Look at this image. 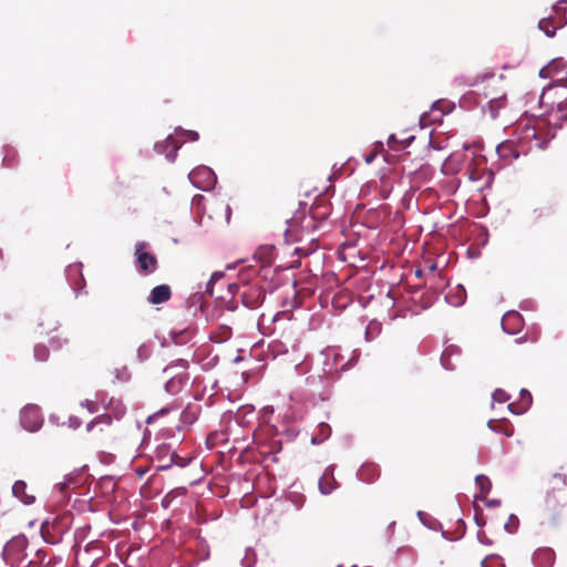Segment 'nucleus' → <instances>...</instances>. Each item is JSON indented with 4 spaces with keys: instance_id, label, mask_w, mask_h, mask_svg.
Returning a JSON list of instances; mask_svg holds the SVG:
<instances>
[{
    "instance_id": "9",
    "label": "nucleus",
    "mask_w": 567,
    "mask_h": 567,
    "mask_svg": "<svg viewBox=\"0 0 567 567\" xmlns=\"http://www.w3.org/2000/svg\"><path fill=\"white\" fill-rule=\"evenodd\" d=\"M265 300V291L259 286H248L241 293V301L245 307L249 309H256Z\"/></svg>"
},
{
    "instance_id": "34",
    "label": "nucleus",
    "mask_w": 567,
    "mask_h": 567,
    "mask_svg": "<svg viewBox=\"0 0 567 567\" xmlns=\"http://www.w3.org/2000/svg\"><path fill=\"white\" fill-rule=\"evenodd\" d=\"M184 134L190 140V141H197L199 138V135L195 131H185Z\"/></svg>"
},
{
    "instance_id": "36",
    "label": "nucleus",
    "mask_w": 567,
    "mask_h": 567,
    "mask_svg": "<svg viewBox=\"0 0 567 567\" xmlns=\"http://www.w3.org/2000/svg\"><path fill=\"white\" fill-rule=\"evenodd\" d=\"M561 4H567V0H560L558 1V3L555 6V11L558 12L561 10Z\"/></svg>"
},
{
    "instance_id": "26",
    "label": "nucleus",
    "mask_w": 567,
    "mask_h": 567,
    "mask_svg": "<svg viewBox=\"0 0 567 567\" xmlns=\"http://www.w3.org/2000/svg\"><path fill=\"white\" fill-rule=\"evenodd\" d=\"M182 383H183L182 377H174V378H171V380H168L166 382L165 389L169 393H176L179 391Z\"/></svg>"
},
{
    "instance_id": "40",
    "label": "nucleus",
    "mask_w": 567,
    "mask_h": 567,
    "mask_svg": "<svg viewBox=\"0 0 567 567\" xmlns=\"http://www.w3.org/2000/svg\"><path fill=\"white\" fill-rule=\"evenodd\" d=\"M470 178H471V179H473V181L478 179V175L476 174V172H475V171H472V172L470 173Z\"/></svg>"
},
{
    "instance_id": "19",
    "label": "nucleus",
    "mask_w": 567,
    "mask_h": 567,
    "mask_svg": "<svg viewBox=\"0 0 567 567\" xmlns=\"http://www.w3.org/2000/svg\"><path fill=\"white\" fill-rule=\"evenodd\" d=\"M505 94L491 97L487 103V111L492 118H496L501 109L505 106Z\"/></svg>"
},
{
    "instance_id": "7",
    "label": "nucleus",
    "mask_w": 567,
    "mask_h": 567,
    "mask_svg": "<svg viewBox=\"0 0 567 567\" xmlns=\"http://www.w3.org/2000/svg\"><path fill=\"white\" fill-rule=\"evenodd\" d=\"M64 530L63 519L55 517L53 522L45 520L41 525L40 533L45 543L55 545L61 542Z\"/></svg>"
},
{
    "instance_id": "37",
    "label": "nucleus",
    "mask_w": 567,
    "mask_h": 567,
    "mask_svg": "<svg viewBox=\"0 0 567 567\" xmlns=\"http://www.w3.org/2000/svg\"><path fill=\"white\" fill-rule=\"evenodd\" d=\"M375 155H377V153L373 152V153L369 154L368 156H365V163H368V164L372 163V161L374 159Z\"/></svg>"
},
{
    "instance_id": "18",
    "label": "nucleus",
    "mask_w": 567,
    "mask_h": 567,
    "mask_svg": "<svg viewBox=\"0 0 567 567\" xmlns=\"http://www.w3.org/2000/svg\"><path fill=\"white\" fill-rule=\"evenodd\" d=\"M274 256L275 247L271 245L260 246L255 252V257L265 266L271 264Z\"/></svg>"
},
{
    "instance_id": "17",
    "label": "nucleus",
    "mask_w": 567,
    "mask_h": 567,
    "mask_svg": "<svg viewBox=\"0 0 567 567\" xmlns=\"http://www.w3.org/2000/svg\"><path fill=\"white\" fill-rule=\"evenodd\" d=\"M532 394L529 393V391L523 389L520 390V401H519V404L518 406H516V404L514 403H511L508 405L509 410H512L514 413H523L525 412L530 405H532Z\"/></svg>"
},
{
    "instance_id": "1",
    "label": "nucleus",
    "mask_w": 567,
    "mask_h": 567,
    "mask_svg": "<svg viewBox=\"0 0 567 567\" xmlns=\"http://www.w3.org/2000/svg\"><path fill=\"white\" fill-rule=\"evenodd\" d=\"M544 511L553 522L567 516V480L559 473L543 481Z\"/></svg>"
},
{
    "instance_id": "31",
    "label": "nucleus",
    "mask_w": 567,
    "mask_h": 567,
    "mask_svg": "<svg viewBox=\"0 0 567 567\" xmlns=\"http://www.w3.org/2000/svg\"><path fill=\"white\" fill-rule=\"evenodd\" d=\"M223 276H224V274H223V272H220V271H216V272H214V274L212 275L210 280H209L208 285H207V292H208L210 296H213V293H214V292H213V288H212L213 284H214L216 280H219Z\"/></svg>"
},
{
    "instance_id": "42",
    "label": "nucleus",
    "mask_w": 567,
    "mask_h": 567,
    "mask_svg": "<svg viewBox=\"0 0 567 567\" xmlns=\"http://www.w3.org/2000/svg\"><path fill=\"white\" fill-rule=\"evenodd\" d=\"M487 78L493 79V78H494V74H484V75L482 76V80H485V79H487Z\"/></svg>"
},
{
    "instance_id": "12",
    "label": "nucleus",
    "mask_w": 567,
    "mask_h": 567,
    "mask_svg": "<svg viewBox=\"0 0 567 567\" xmlns=\"http://www.w3.org/2000/svg\"><path fill=\"white\" fill-rule=\"evenodd\" d=\"M522 153L518 142L515 143L513 141H506L497 146L498 156L509 162L517 158Z\"/></svg>"
},
{
    "instance_id": "3",
    "label": "nucleus",
    "mask_w": 567,
    "mask_h": 567,
    "mask_svg": "<svg viewBox=\"0 0 567 567\" xmlns=\"http://www.w3.org/2000/svg\"><path fill=\"white\" fill-rule=\"evenodd\" d=\"M540 103L556 109L560 118H567V80L566 84L555 83L549 85L540 96Z\"/></svg>"
},
{
    "instance_id": "16",
    "label": "nucleus",
    "mask_w": 567,
    "mask_h": 567,
    "mask_svg": "<svg viewBox=\"0 0 567 567\" xmlns=\"http://www.w3.org/2000/svg\"><path fill=\"white\" fill-rule=\"evenodd\" d=\"M27 484L23 481H17L12 486V493L16 497L21 499L24 504H32L34 496L27 494Z\"/></svg>"
},
{
    "instance_id": "22",
    "label": "nucleus",
    "mask_w": 567,
    "mask_h": 567,
    "mask_svg": "<svg viewBox=\"0 0 567 567\" xmlns=\"http://www.w3.org/2000/svg\"><path fill=\"white\" fill-rule=\"evenodd\" d=\"M106 409L113 413V415H111L112 420H120L125 413L124 404L121 401L114 399L110 400L109 404L106 405Z\"/></svg>"
},
{
    "instance_id": "28",
    "label": "nucleus",
    "mask_w": 567,
    "mask_h": 567,
    "mask_svg": "<svg viewBox=\"0 0 567 567\" xmlns=\"http://www.w3.org/2000/svg\"><path fill=\"white\" fill-rule=\"evenodd\" d=\"M33 352L37 361L43 362L49 358V350L43 344L35 346Z\"/></svg>"
},
{
    "instance_id": "43",
    "label": "nucleus",
    "mask_w": 567,
    "mask_h": 567,
    "mask_svg": "<svg viewBox=\"0 0 567 567\" xmlns=\"http://www.w3.org/2000/svg\"><path fill=\"white\" fill-rule=\"evenodd\" d=\"M320 488H321V492H322L323 494H328V493L330 492V489H326V488H323V486H322L321 484H320Z\"/></svg>"
},
{
    "instance_id": "20",
    "label": "nucleus",
    "mask_w": 567,
    "mask_h": 567,
    "mask_svg": "<svg viewBox=\"0 0 567 567\" xmlns=\"http://www.w3.org/2000/svg\"><path fill=\"white\" fill-rule=\"evenodd\" d=\"M231 329L228 326H219L215 332L212 333L210 339L214 342L221 343L231 338Z\"/></svg>"
},
{
    "instance_id": "2",
    "label": "nucleus",
    "mask_w": 567,
    "mask_h": 567,
    "mask_svg": "<svg viewBox=\"0 0 567 567\" xmlns=\"http://www.w3.org/2000/svg\"><path fill=\"white\" fill-rule=\"evenodd\" d=\"M537 121L526 122L523 124L520 122L517 126L518 131V146L522 148V152H529L534 148H544L547 141L543 135V130L537 125Z\"/></svg>"
},
{
    "instance_id": "33",
    "label": "nucleus",
    "mask_w": 567,
    "mask_h": 567,
    "mask_svg": "<svg viewBox=\"0 0 567 567\" xmlns=\"http://www.w3.org/2000/svg\"><path fill=\"white\" fill-rule=\"evenodd\" d=\"M71 483H73V480H66L64 482L56 484V487L61 493H65L69 489Z\"/></svg>"
},
{
    "instance_id": "39",
    "label": "nucleus",
    "mask_w": 567,
    "mask_h": 567,
    "mask_svg": "<svg viewBox=\"0 0 567 567\" xmlns=\"http://www.w3.org/2000/svg\"><path fill=\"white\" fill-rule=\"evenodd\" d=\"M413 140H414V136H410V137H408L406 140L401 141L400 143L405 147V146H406V145H409Z\"/></svg>"
},
{
    "instance_id": "29",
    "label": "nucleus",
    "mask_w": 567,
    "mask_h": 567,
    "mask_svg": "<svg viewBox=\"0 0 567 567\" xmlns=\"http://www.w3.org/2000/svg\"><path fill=\"white\" fill-rule=\"evenodd\" d=\"M493 400L499 403H505L509 400V395L502 389H496L493 393Z\"/></svg>"
},
{
    "instance_id": "5",
    "label": "nucleus",
    "mask_w": 567,
    "mask_h": 567,
    "mask_svg": "<svg viewBox=\"0 0 567 567\" xmlns=\"http://www.w3.org/2000/svg\"><path fill=\"white\" fill-rule=\"evenodd\" d=\"M28 539L24 535L12 537L4 546L2 555L11 566L21 565L25 561L28 554Z\"/></svg>"
},
{
    "instance_id": "15",
    "label": "nucleus",
    "mask_w": 567,
    "mask_h": 567,
    "mask_svg": "<svg viewBox=\"0 0 567 567\" xmlns=\"http://www.w3.org/2000/svg\"><path fill=\"white\" fill-rule=\"evenodd\" d=\"M330 435H331V426L326 422H321L317 425V429H316L315 433L312 434L311 443L312 444H321L327 439H329Z\"/></svg>"
},
{
    "instance_id": "38",
    "label": "nucleus",
    "mask_w": 567,
    "mask_h": 567,
    "mask_svg": "<svg viewBox=\"0 0 567 567\" xmlns=\"http://www.w3.org/2000/svg\"><path fill=\"white\" fill-rule=\"evenodd\" d=\"M138 355H140L141 358H146V357H147L146 348H145V347H141V348L138 349Z\"/></svg>"
},
{
    "instance_id": "13",
    "label": "nucleus",
    "mask_w": 567,
    "mask_h": 567,
    "mask_svg": "<svg viewBox=\"0 0 567 567\" xmlns=\"http://www.w3.org/2000/svg\"><path fill=\"white\" fill-rule=\"evenodd\" d=\"M172 297V289L168 285H158L154 287L147 298L152 305H159L168 301Z\"/></svg>"
},
{
    "instance_id": "25",
    "label": "nucleus",
    "mask_w": 567,
    "mask_h": 567,
    "mask_svg": "<svg viewBox=\"0 0 567 567\" xmlns=\"http://www.w3.org/2000/svg\"><path fill=\"white\" fill-rule=\"evenodd\" d=\"M186 493V489L181 487V488H175L171 492H168L162 499V505L164 508H167L169 507V505L172 504V502L174 501L175 497L179 496V495H184Z\"/></svg>"
},
{
    "instance_id": "8",
    "label": "nucleus",
    "mask_w": 567,
    "mask_h": 567,
    "mask_svg": "<svg viewBox=\"0 0 567 567\" xmlns=\"http://www.w3.org/2000/svg\"><path fill=\"white\" fill-rule=\"evenodd\" d=\"M188 178L195 187L204 190L212 188L216 181L214 172L206 166L194 168Z\"/></svg>"
},
{
    "instance_id": "45",
    "label": "nucleus",
    "mask_w": 567,
    "mask_h": 567,
    "mask_svg": "<svg viewBox=\"0 0 567 567\" xmlns=\"http://www.w3.org/2000/svg\"><path fill=\"white\" fill-rule=\"evenodd\" d=\"M505 527H506V529H507L509 533H513V529H511V528L508 527V525H506Z\"/></svg>"
},
{
    "instance_id": "24",
    "label": "nucleus",
    "mask_w": 567,
    "mask_h": 567,
    "mask_svg": "<svg viewBox=\"0 0 567 567\" xmlns=\"http://www.w3.org/2000/svg\"><path fill=\"white\" fill-rule=\"evenodd\" d=\"M538 27L542 31L545 32L547 37H554L556 29L558 28L557 25H555L554 20L549 18L542 19L538 23Z\"/></svg>"
},
{
    "instance_id": "14",
    "label": "nucleus",
    "mask_w": 567,
    "mask_h": 567,
    "mask_svg": "<svg viewBox=\"0 0 567 567\" xmlns=\"http://www.w3.org/2000/svg\"><path fill=\"white\" fill-rule=\"evenodd\" d=\"M179 147L181 144L173 135L167 136V138L164 142L155 144V148L157 150V152L165 154V156L171 159H173L176 156V153Z\"/></svg>"
},
{
    "instance_id": "4",
    "label": "nucleus",
    "mask_w": 567,
    "mask_h": 567,
    "mask_svg": "<svg viewBox=\"0 0 567 567\" xmlns=\"http://www.w3.org/2000/svg\"><path fill=\"white\" fill-rule=\"evenodd\" d=\"M112 424V416L110 413H104L96 416L86 425V431L91 435L90 440L96 446H102L111 439L110 426Z\"/></svg>"
},
{
    "instance_id": "21",
    "label": "nucleus",
    "mask_w": 567,
    "mask_h": 567,
    "mask_svg": "<svg viewBox=\"0 0 567 567\" xmlns=\"http://www.w3.org/2000/svg\"><path fill=\"white\" fill-rule=\"evenodd\" d=\"M475 483L481 492V494L475 497L484 499L492 488V483H491L489 478L485 475H477L475 477Z\"/></svg>"
},
{
    "instance_id": "46",
    "label": "nucleus",
    "mask_w": 567,
    "mask_h": 567,
    "mask_svg": "<svg viewBox=\"0 0 567 567\" xmlns=\"http://www.w3.org/2000/svg\"><path fill=\"white\" fill-rule=\"evenodd\" d=\"M511 519L515 520L517 523L516 516H512Z\"/></svg>"
},
{
    "instance_id": "10",
    "label": "nucleus",
    "mask_w": 567,
    "mask_h": 567,
    "mask_svg": "<svg viewBox=\"0 0 567 567\" xmlns=\"http://www.w3.org/2000/svg\"><path fill=\"white\" fill-rule=\"evenodd\" d=\"M21 424L30 432L39 430L42 424L39 409L35 406L24 408L21 412Z\"/></svg>"
},
{
    "instance_id": "44",
    "label": "nucleus",
    "mask_w": 567,
    "mask_h": 567,
    "mask_svg": "<svg viewBox=\"0 0 567 567\" xmlns=\"http://www.w3.org/2000/svg\"><path fill=\"white\" fill-rule=\"evenodd\" d=\"M394 525H395V522H392V523L389 525V529H393V528H394Z\"/></svg>"
},
{
    "instance_id": "11",
    "label": "nucleus",
    "mask_w": 567,
    "mask_h": 567,
    "mask_svg": "<svg viewBox=\"0 0 567 567\" xmlns=\"http://www.w3.org/2000/svg\"><path fill=\"white\" fill-rule=\"evenodd\" d=\"M555 559V551L548 547L538 548L533 555L535 567H553Z\"/></svg>"
},
{
    "instance_id": "30",
    "label": "nucleus",
    "mask_w": 567,
    "mask_h": 567,
    "mask_svg": "<svg viewBox=\"0 0 567 567\" xmlns=\"http://www.w3.org/2000/svg\"><path fill=\"white\" fill-rule=\"evenodd\" d=\"M511 321H515V324L518 326L522 321L520 315L516 311L508 312L504 318V324H507Z\"/></svg>"
},
{
    "instance_id": "27",
    "label": "nucleus",
    "mask_w": 567,
    "mask_h": 567,
    "mask_svg": "<svg viewBox=\"0 0 567 567\" xmlns=\"http://www.w3.org/2000/svg\"><path fill=\"white\" fill-rule=\"evenodd\" d=\"M171 454H172V451H171L169 446H167V445H162L156 450V457H157L159 464L167 462Z\"/></svg>"
},
{
    "instance_id": "35",
    "label": "nucleus",
    "mask_w": 567,
    "mask_h": 567,
    "mask_svg": "<svg viewBox=\"0 0 567 567\" xmlns=\"http://www.w3.org/2000/svg\"><path fill=\"white\" fill-rule=\"evenodd\" d=\"M369 471L377 472V470H375L374 467L367 466V467H363V468H362V471H361V476H362V477H364V475H365Z\"/></svg>"
},
{
    "instance_id": "23",
    "label": "nucleus",
    "mask_w": 567,
    "mask_h": 567,
    "mask_svg": "<svg viewBox=\"0 0 567 567\" xmlns=\"http://www.w3.org/2000/svg\"><path fill=\"white\" fill-rule=\"evenodd\" d=\"M173 464H176V465L183 467V466H186L187 462L183 457L178 456L175 452H172L168 461L163 464H158V468L167 470V468L172 467Z\"/></svg>"
},
{
    "instance_id": "41",
    "label": "nucleus",
    "mask_w": 567,
    "mask_h": 567,
    "mask_svg": "<svg viewBox=\"0 0 567 567\" xmlns=\"http://www.w3.org/2000/svg\"><path fill=\"white\" fill-rule=\"evenodd\" d=\"M394 142H396V138H395V136H394V135H391V136H390V138H389V145H390L391 147H393V146H392V143H394Z\"/></svg>"
},
{
    "instance_id": "6",
    "label": "nucleus",
    "mask_w": 567,
    "mask_h": 567,
    "mask_svg": "<svg viewBox=\"0 0 567 567\" xmlns=\"http://www.w3.org/2000/svg\"><path fill=\"white\" fill-rule=\"evenodd\" d=\"M147 248L148 244L145 241H138L135 244V265L142 275H151L155 272L158 267L157 257L154 254L148 252L146 250Z\"/></svg>"
},
{
    "instance_id": "32",
    "label": "nucleus",
    "mask_w": 567,
    "mask_h": 567,
    "mask_svg": "<svg viewBox=\"0 0 567 567\" xmlns=\"http://www.w3.org/2000/svg\"><path fill=\"white\" fill-rule=\"evenodd\" d=\"M82 406L86 408L91 413H95L99 410L97 404L91 400H85L84 402H82Z\"/></svg>"
}]
</instances>
